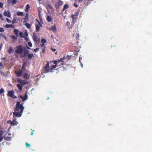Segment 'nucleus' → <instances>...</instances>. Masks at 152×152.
I'll return each instance as SVG.
<instances>
[{
	"label": "nucleus",
	"mask_w": 152,
	"mask_h": 152,
	"mask_svg": "<svg viewBox=\"0 0 152 152\" xmlns=\"http://www.w3.org/2000/svg\"><path fill=\"white\" fill-rule=\"evenodd\" d=\"M47 64L45 66L44 68V71L45 73H48L49 72H51L50 70V68L49 66V62L47 61Z\"/></svg>",
	"instance_id": "4"
},
{
	"label": "nucleus",
	"mask_w": 152,
	"mask_h": 152,
	"mask_svg": "<svg viewBox=\"0 0 152 152\" xmlns=\"http://www.w3.org/2000/svg\"><path fill=\"white\" fill-rule=\"evenodd\" d=\"M4 38H5V39L6 40V39H7V38H6V37L5 36H4Z\"/></svg>",
	"instance_id": "61"
},
{
	"label": "nucleus",
	"mask_w": 152,
	"mask_h": 152,
	"mask_svg": "<svg viewBox=\"0 0 152 152\" xmlns=\"http://www.w3.org/2000/svg\"><path fill=\"white\" fill-rule=\"evenodd\" d=\"M79 15V12H76L74 15H72L71 16V17H74L76 19Z\"/></svg>",
	"instance_id": "18"
},
{
	"label": "nucleus",
	"mask_w": 152,
	"mask_h": 152,
	"mask_svg": "<svg viewBox=\"0 0 152 152\" xmlns=\"http://www.w3.org/2000/svg\"><path fill=\"white\" fill-rule=\"evenodd\" d=\"M14 92L13 91H10L8 93L7 95L11 98L15 99L16 98V96L14 95Z\"/></svg>",
	"instance_id": "7"
},
{
	"label": "nucleus",
	"mask_w": 152,
	"mask_h": 152,
	"mask_svg": "<svg viewBox=\"0 0 152 152\" xmlns=\"http://www.w3.org/2000/svg\"><path fill=\"white\" fill-rule=\"evenodd\" d=\"M66 25L68 26V28L69 29H70L71 28H72V26H72V25H71V26H70V23L69 21H67L66 23Z\"/></svg>",
	"instance_id": "15"
},
{
	"label": "nucleus",
	"mask_w": 152,
	"mask_h": 152,
	"mask_svg": "<svg viewBox=\"0 0 152 152\" xmlns=\"http://www.w3.org/2000/svg\"><path fill=\"white\" fill-rule=\"evenodd\" d=\"M25 144L27 147H28V142H26L25 143Z\"/></svg>",
	"instance_id": "55"
},
{
	"label": "nucleus",
	"mask_w": 152,
	"mask_h": 152,
	"mask_svg": "<svg viewBox=\"0 0 152 152\" xmlns=\"http://www.w3.org/2000/svg\"><path fill=\"white\" fill-rule=\"evenodd\" d=\"M45 48H43L41 49L42 50V52L40 53L41 54H43L45 52Z\"/></svg>",
	"instance_id": "39"
},
{
	"label": "nucleus",
	"mask_w": 152,
	"mask_h": 152,
	"mask_svg": "<svg viewBox=\"0 0 152 152\" xmlns=\"http://www.w3.org/2000/svg\"><path fill=\"white\" fill-rule=\"evenodd\" d=\"M24 13L23 12H18L17 13V15L18 16H23L24 15Z\"/></svg>",
	"instance_id": "19"
},
{
	"label": "nucleus",
	"mask_w": 152,
	"mask_h": 152,
	"mask_svg": "<svg viewBox=\"0 0 152 152\" xmlns=\"http://www.w3.org/2000/svg\"><path fill=\"white\" fill-rule=\"evenodd\" d=\"M5 27L7 28H9L10 27H12V28H14V26L12 25H10V24H7L5 26Z\"/></svg>",
	"instance_id": "25"
},
{
	"label": "nucleus",
	"mask_w": 152,
	"mask_h": 152,
	"mask_svg": "<svg viewBox=\"0 0 152 152\" xmlns=\"http://www.w3.org/2000/svg\"><path fill=\"white\" fill-rule=\"evenodd\" d=\"M51 50L52 51H53V52L56 51V50L55 48H52V47L51 48Z\"/></svg>",
	"instance_id": "46"
},
{
	"label": "nucleus",
	"mask_w": 152,
	"mask_h": 152,
	"mask_svg": "<svg viewBox=\"0 0 152 152\" xmlns=\"http://www.w3.org/2000/svg\"><path fill=\"white\" fill-rule=\"evenodd\" d=\"M66 58L64 57L63 58H61L60 60H58V61H54L53 63L55 65L57 64V66H60L61 65V66H60L59 68H57V69H58L61 67H63V68H64L63 67V63L64 62L63 60H64Z\"/></svg>",
	"instance_id": "2"
},
{
	"label": "nucleus",
	"mask_w": 152,
	"mask_h": 152,
	"mask_svg": "<svg viewBox=\"0 0 152 152\" xmlns=\"http://www.w3.org/2000/svg\"><path fill=\"white\" fill-rule=\"evenodd\" d=\"M67 57L69 59L71 57V56L68 55L67 56Z\"/></svg>",
	"instance_id": "57"
},
{
	"label": "nucleus",
	"mask_w": 152,
	"mask_h": 152,
	"mask_svg": "<svg viewBox=\"0 0 152 152\" xmlns=\"http://www.w3.org/2000/svg\"><path fill=\"white\" fill-rule=\"evenodd\" d=\"M10 1H11V0H8V2H9Z\"/></svg>",
	"instance_id": "63"
},
{
	"label": "nucleus",
	"mask_w": 152,
	"mask_h": 152,
	"mask_svg": "<svg viewBox=\"0 0 152 152\" xmlns=\"http://www.w3.org/2000/svg\"><path fill=\"white\" fill-rule=\"evenodd\" d=\"M57 53V51H56V52L55 53L56 54Z\"/></svg>",
	"instance_id": "62"
},
{
	"label": "nucleus",
	"mask_w": 152,
	"mask_h": 152,
	"mask_svg": "<svg viewBox=\"0 0 152 152\" xmlns=\"http://www.w3.org/2000/svg\"><path fill=\"white\" fill-rule=\"evenodd\" d=\"M23 47L21 45H19L16 48V49L15 50L16 53L21 54L23 52Z\"/></svg>",
	"instance_id": "6"
},
{
	"label": "nucleus",
	"mask_w": 152,
	"mask_h": 152,
	"mask_svg": "<svg viewBox=\"0 0 152 152\" xmlns=\"http://www.w3.org/2000/svg\"><path fill=\"white\" fill-rule=\"evenodd\" d=\"M18 124V122L16 121L15 119H14L11 123V124L12 125H16Z\"/></svg>",
	"instance_id": "14"
},
{
	"label": "nucleus",
	"mask_w": 152,
	"mask_h": 152,
	"mask_svg": "<svg viewBox=\"0 0 152 152\" xmlns=\"http://www.w3.org/2000/svg\"><path fill=\"white\" fill-rule=\"evenodd\" d=\"M24 33L26 34V36H28V31L27 30H25L24 31Z\"/></svg>",
	"instance_id": "40"
},
{
	"label": "nucleus",
	"mask_w": 152,
	"mask_h": 152,
	"mask_svg": "<svg viewBox=\"0 0 152 152\" xmlns=\"http://www.w3.org/2000/svg\"><path fill=\"white\" fill-rule=\"evenodd\" d=\"M28 74L27 73H25L23 75V77L24 78L27 79L28 77Z\"/></svg>",
	"instance_id": "30"
},
{
	"label": "nucleus",
	"mask_w": 152,
	"mask_h": 152,
	"mask_svg": "<svg viewBox=\"0 0 152 152\" xmlns=\"http://www.w3.org/2000/svg\"><path fill=\"white\" fill-rule=\"evenodd\" d=\"M38 15L39 16V18L40 20L42 19V14H41L42 11H41V9L40 8H39L38 9Z\"/></svg>",
	"instance_id": "11"
},
{
	"label": "nucleus",
	"mask_w": 152,
	"mask_h": 152,
	"mask_svg": "<svg viewBox=\"0 0 152 152\" xmlns=\"http://www.w3.org/2000/svg\"><path fill=\"white\" fill-rule=\"evenodd\" d=\"M10 37L12 38V39L15 41H16L17 39V37H15V36L11 35Z\"/></svg>",
	"instance_id": "29"
},
{
	"label": "nucleus",
	"mask_w": 152,
	"mask_h": 152,
	"mask_svg": "<svg viewBox=\"0 0 152 152\" xmlns=\"http://www.w3.org/2000/svg\"><path fill=\"white\" fill-rule=\"evenodd\" d=\"M26 66V64L25 63H24L23 64V66L22 68V69L23 70H24L25 68V67Z\"/></svg>",
	"instance_id": "35"
},
{
	"label": "nucleus",
	"mask_w": 152,
	"mask_h": 152,
	"mask_svg": "<svg viewBox=\"0 0 152 152\" xmlns=\"http://www.w3.org/2000/svg\"><path fill=\"white\" fill-rule=\"evenodd\" d=\"M33 38L35 42L39 43L40 42V39L37 36L34 35Z\"/></svg>",
	"instance_id": "8"
},
{
	"label": "nucleus",
	"mask_w": 152,
	"mask_h": 152,
	"mask_svg": "<svg viewBox=\"0 0 152 152\" xmlns=\"http://www.w3.org/2000/svg\"><path fill=\"white\" fill-rule=\"evenodd\" d=\"M72 18V23H73L72 26H73L74 23L76 22L77 19L75 18L74 17H71Z\"/></svg>",
	"instance_id": "27"
},
{
	"label": "nucleus",
	"mask_w": 152,
	"mask_h": 152,
	"mask_svg": "<svg viewBox=\"0 0 152 152\" xmlns=\"http://www.w3.org/2000/svg\"><path fill=\"white\" fill-rule=\"evenodd\" d=\"M0 18H1L2 20H4V19H3L2 15L1 14H0Z\"/></svg>",
	"instance_id": "54"
},
{
	"label": "nucleus",
	"mask_w": 152,
	"mask_h": 152,
	"mask_svg": "<svg viewBox=\"0 0 152 152\" xmlns=\"http://www.w3.org/2000/svg\"><path fill=\"white\" fill-rule=\"evenodd\" d=\"M13 50L12 48V47H10L8 50L9 53L10 54H11L12 53Z\"/></svg>",
	"instance_id": "23"
},
{
	"label": "nucleus",
	"mask_w": 152,
	"mask_h": 152,
	"mask_svg": "<svg viewBox=\"0 0 152 152\" xmlns=\"http://www.w3.org/2000/svg\"><path fill=\"white\" fill-rule=\"evenodd\" d=\"M23 71L22 70H20L18 72H16V74L18 76H20L22 74Z\"/></svg>",
	"instance_id": "20"
},
{
	"label": "nucleus",
	"mask_w": 152,
	"mask_h": 152,
	"mask_svg": "<svg viewBox=\"0 0 152 152\" xmlns=\"http://www.w3.org/2000/svg\"><path fill=\"white\" fill-rule=\"evenodd\" d=\"M46 48L45 46V44L44 43H42V44L41 45L40 49H42V48Z\"/></svg>",
	"instance_id": "37"
},
{
	"label": "nucleus",
	"mask_w": 152,
	"mask_h": 152,
	"mask_svg": "<svg viewBox=\"0 0 152 152\" xmlns=\"http://www.w3.org/2000/svg\"><path fill=\"white\" fill-rule=\"evenodd\" d=\"M57 66V65H51L50 66V70L51 71V72H53V70L54 69H55L56 67Z\"/></svg>",
	"instance_id": "12"
},
{
	"label": "nucleus",
	"mask_w": 152,
	"mask_h": 152,
	"mask_svg": "<svg viewBox=\"0 0 152 152\" xmlns=\"http://www.w3.org/2000/svg\"><path fill=\"white\" fill-rule=\"evenodd\" d=\"M63 4V2L61 0H58L55 4V7L57 11H58L59 10L60 6Z\"/></svg>",
	"instance_id": "3"
},
{
	"label": "nucleus",
	"mask_w": 152,
	"mask_h": 152,
	"mask_svg": "<svg viewBox=\"0 0 152 152\" xmlns=\"http://www.w3.org/2000/svg\"><path fill=\"white\" fill-rule=\"evenodd\" d=\"M4 133V132L2 130H0V137H3L2 135Z\"/></svg>",
	"instance_id": "36"
},
{
	"label": "nucleus",
	"mask_w": 152,
	"mask_h": 152,
	"mask_svg": "<svg viewBox=\"0 0 152 152\" xmlns=\"http://www.w3.org/2000/svg\"><path fill=\"white\" fill-rule=\"evenodd\" d=\"M25 37V40L26 41H28V38L27 37Z\"/></svg>",
	"instance_id": "53"
},
{
	"label": "nucleus",
	"mask_w": 152,
	"mask_h": 152,
	"mask_svg": "<svg viewBox=\"0 0 152 152\" xmlns=\"http://www.w3.org/2000/svg\"><path fill=\"white\" fill-rule=\"evenodd\" d=\"M14 32L15 33V35L17 37L18 36L19 34V31L18 30L16 29H14Z\"/></svg>",
	"instance_id": "21"
},
{
	"label": "nucleus",
	"mask_w": 152,
	"mask_h": 152,
	"mask_svg": "<svg viewBox=\"0 0 152 152\" xmlns=\"http://www.w3.org/2000/svg\"><path fill=\"white\" fill-rule=\"evenodd\" d=\"M39 50V48H37L34 49V50L35 52H36L37 51Z\"/></svg>",
	"instance_id": "44"
},
{
	"label": "nucleus",
	"mask_w": 152,
	"mask_h": 152,
	"mask_svg": "<svg viewBox=\"0 0 152 152\" xmlns=\"http://www.w3.org/2000/svg\"><path fill=\"white\" fill-rule=\"evenodd\" d=\"M2 45L1 44V45H0V48H1V49L2 48Z\"/></svg>",
	"instance_id": "60"
},
{
	"label": "nucleus",
	"mask_w": 152,
	"mask_h": 152,
	"mask_svg": "<svg viewBox=\"0 0 152 152\" xmlns=\"http://www.w3.org/2000/svg\"><path fill=\"white\" fill-rule=\"evenodd\" d=\"M48 22H50L52 20V17L49 16H48L46 18Z\"/></svg>",
	"instance_id": "17"
},
{
	"label": "nucleus",
	"mask_w": 152,
	"mask_h": 152,
	"mask_svg": "<svg viewBox=\"0 0 152 152\" xmlns=\"http://www.w3.org/2000/svg\"><path fill=\"white\" fill-rule=\"evenodd\" d=\"M6 20L7 22L8 23H10L11 22V20L10 19H9L8 18H7Z\"/></svg>",
	"instance_id": "43"
},
{
	"label": "nucleus",
	"mask_w": 152,
	"mask_h": 152,
	"mask_svg": "<svg viewBox=\"0 0 152 152\" xmlns=\"http://www.w3.org/2000/svg\"><path fill=\"white\" fill-rule=\"evenodd\" d=\"M50 30L53 31V32H55L56 30V28L55 25L52 26L50 28Z\"/></svg>",
	"instance_id": "16"
},
{
	"label": "nucleus",
	"mask_w": 152,
	"mask_h": 152,
	"mask_svg": "<svg viewBox=\"0 0 152 152\" xmlns=\"http://www.w3.org/2000/svg\"><path fill=\"white\" fill-rule=\"evenodd\" d=\"M20 97L22 99V101L24 102L27 100L28 99V95L27 94H26L23 96L21 95L20 96Z\"/></svg>",
	"instance_id": "10"
},
{
	"label": "nucleus",
	"mask_w": 152,
	"mask_h": 152,
	"mask_svg": "<svg viewBox=\"0 0 152 152\" xmlns=\"http://www.w3.org/2000/svg\"><path fill=\"white\" fill-rule=\"evenodd\" d=\"M53 9V7L52 5L50 4H48V6L47 7V9L48 10L50 9L51 10H52Z\"/></svg>",
	"instance_id": "22"
},
{
	"label": "nucleus",
	"mask_w": 152,
	"mask_h": 152,
	"mask_svg": "<svg viewBox=\"0 0 152 152\" xmlns=\"http://www.w3.org/2000/svg\"><path fill=\"white\" fill-rule=\"evenodd\" d=\"M1 74L2 75H3V76H5L6 75V73H4L3 72H1Z\"/></svg>",
	"instance_id": "50"
},
{
	"label": "nucleus",
	"mask_w": 152,
	"mask_h": 152,
	"mask_svg": "<svg viewBox=\"0 0 152 152\" xmlns=\"http://www.w3.org/2000/svg\"><path fill=\"white\" fill-rule=\"evenodd\" d=\"M41 42L42 43L44 44L47 41L45 39H42V40H41Z\"/></svg>",
	"instance_id": "31"
},
{
	"label": "nucleus",
	"mask_w": 152,
	"mask_h": 152,
	"mask_svg": "<svg viewBox=\"0 0 152 152\" xmlns=\"http://www.w3.org/2000/svg\"><path fill=\"white\" fill-rule=\"evenodd\" d=\"M27 48H28V46H27Z\"/></svg>",
	"instance_id": "64"
},
{
	"label": "nucleus",
	"mask_w": 152,
	"mask_h": 152,
	"mask_svg": "<svg viewBox=\"0 0 152 152\" xmlns=\"http://www.w3.org/2000/svg\"><path fill=\"white\" fill-rule=\"evenodd\" d=\"M76 35H77L78 38L79 37V34H76Z\"/></svg>",
	"instance_id": "59"
},
{
	"label": "nucleus",
	"mask_w": 152,
	"mask_h": 152,
	"mask_svg": "<svg viewBox=\"0 0 152 152\" xmlns=\"http://www.w3.org/2000/svg\"><path fill=\"white\" fill-rule=\"evenodd\" d=\"M83 1V0H79V2H81Z\"/></svg>",
	"instance_id": "58"
},
{
	"label": "nucleus",
	"mask_w": 152,
	"mask_h": 152,
	"mask_svg": "<svg viewBox=\"0 0 152 152\" xmlns=\"http://www.w3.org/2000/svg\"><path fill=\"white\" fill-rule=\"evenodd\" d=\"M24 107L23 106L22 104H20L19 102H17L15 105V111L13 112V118L20 117L23 112Z\"/></svg>",
	"instance_id": "1"
},
{
	"label": "nucleus",
	"mask_w": 152,
	"mask_h": 152,
	"mask_svg": "<svg viewBox=\"0 0 152 152\" xmlns=\"http://www.w3.org/2000/svg\"><path fill=\"white\" fill-rule=\"evenodd\" d=\"M28 4H27L26 6V8L25 10L26 12H28Z\"/></svg>",
	"instance_id": "34"
},
{
	"label": "nucleus",
	"mask_w": 152,
	"mask_h": 152,
	"mask_svg": "<svg viewBox=\"0 0 152 152\" xmlns=\"http://www.w3.org/2000/svg\"><path fill=\"white\" fill-rule=\"evenodd\" d=\"M69 7V6L67 4H65L63 7V8L62 10V11H64L65 10L67 9Z\"/></svg>",
	"instance_id": "24"
},
{
	"label": "nucleus",
	"mask_w": 152,
	"mask_h": 152,
	"mask_svg": "<svg viewBox=\"0 0 152 152\" xmlns=\"http://www.w3.org/2000/svg\"><path fill=\"white\" fill-rule=\"evenodd\" d=\"M3 68V66L2 62L0 63V69H2Z\"/></svg>",
	"instance_id": "42"
},
{
	"label": "nucleus",
	"mask_w": 152,
	"mask_h": 152,
	"mask_svg": "<svg viewBox=\"0 0 152 152\" xmlns=\"http://www.w3.org/2000/svg\"><path fill=\"white\" fill-rule=\"evenodd\" d=\"M28 13H26V16L25 18L23 19L24 21H23V24L24 25H25L28 28Z\"/></svg>",
	"instance_id": "5"
},
{
	"label": "nucleus",
	"mask_w": 152,
	"mask_h": 152,
	"mask_svg": "<svg viewBox=\"0 0 152 152\" xmlns=\"http://www.w3.org/2000/svg\"><path fill=\"white\" fill-rule=\"evenodd\" d=\"M17 86L20 90L21 91L22 88V86L21 84H17Z\"/></svg>",
	"instance_id": "26"
},
{
	"label": "nucleus",
	"mask_w": 152,
	"mask_h": 152,
	"mask_svg": "<svg viewBox=\"0 0 152 152\" xmlns=\"http://www.w3.org/2000/svg\"><path fill=\"white\" fill-rule=\"evenodd\" d=\"M16 19H15V18L12 21V24H14L16 23Z\"/></svg>",
	"instance_id": "47"
},
{
	"label": "nucleus",
	"mask_w": 152,
	"mask_h": 152,
	"mask_svg": "<svg viewBox=\"0 0 152 152\" xmlns=\"http://www.w3.org/2000/svg\"><path fill=\"white\" fill-rule=\"evenodd\" d=\"M4 31V30L3 28H0V32H3Z\"/></svg>",
	"instance_id": "45"
},
{
	"label": "nucleus",
	"mask_w": 152,
	"mask_h": 152,
	"mask_svg": "<svg viewBox=\"0 0 152 152\" xmlns=\"http://www.w3.org/2000/svg\"><path fill=\"white\" fill-rule=\"evenodd\" d=\"M3 7V3L0 2V7L2 8Z\"/></svg>",
	"instance_id": "48"
},
{
	"label": "nucleus",
	"mask_w": 152,
	"mask_h": 152,
	"mask_svg": "<svg viewBox=\"0 0 152 152\" xmlns=\"http://www.w3.org/2000/svg\"><path fill=\"white\" fill-rule=\"evenodd\" d=\"M36 30L37 31H38L40 30V26L38 24L36 25Z\"/></svg>",
	"instance_id": "28"
},
{
	"label": "nucleus",
	"mask_w": 152,
	"mask_h": 152,
	"mask_svg": "<svg viewBox=\"0 0 152 152\" xmlns=\"http://www.w3.org/2000/svg\"><path fill=\"white\" fill-rule=\"evenodd\" d=\"M19 34L21 37L23 38L25 37V36L24 35L23 33L22 32H20Z\"/></svg>",
	"instance_id": "33"
},
{
	"label": "nucleus",
	"mask_w": 152,
	"mask_h": 152,
	"mask_svg": "<svg viewBox=\"0 0 152 152\" xmlns=\"http://www.w3.org/2000/svg\"><path fill=\"white\" fill-rule=\"evenodd\" d=\"M18 83H20L21 84H22L23 85H25L28 83V82H26L22 80H21L20 79H18Z\"/></svg>",
	"instance_id": "13"
},
{
	"label": "nucleus",
	"mask_w": 152,
	"mask_h": 152,
	"mask_svg": "<svg viewBox=\"0 0 152 152\" xmlns=\"http://www.w3.org/2000/svg\"><path fill=\"white\" fill-rule=\"evenodd\" d=\"M4 92V91L3 88H1L0 90V95L3 93Z\"/></svg>",
	"instance_id": "32"
},
{
	"label": "nucleus",
	"mask_w": 152,
	"mask_h": 152,
	"mask_svg": "<svg viewBox=\"0 0 152 152\" xmlns=\"http://www.w3.org/2000/svg\"><path fill=\"white\" fill-rule=\"evenodd\" d=\"M3 137H0V142H1V141L3 139Z\"/></svg>",
	"instance_id": "56"
},
{
	"label": "nucleus",
	"mask_w": 152,
	"mask_h": 152,
	"mask_svg": "<svg viewBox=\"0 0 152 152\" xmlns=\"http://www.w3.org/2000/svg\"><path fill=\"white\" fill-rule=\"evenodd\" d=\"M4 15L8 17L9 18L11 17V15L10 11L8 10L7 11H5L4 12Z\"/></svg>",
	"instance_id": "9"
},
{
	"label": "nucleus",
	"mask_w": 152,
	"mask_h": 152,
	"mask_svg": "<svg viewBox=\"0 0 152 152\" xmlns=\"http://www.w3.org/2000/svg\"><path fill=\"white\" fill-rule=\"evenodd\" d=\"M24 56H26L28 55V54L27 51H25L24 53Z\"/></svg>",
	"instance_id": "38"
},
{
	"label": "nucleus",
	"mask_w": 152,
	"mask_h": 152,
	"mask_svg": "<svg viewBox=\"0 0 152 152\" xmlns=\"http://www.w3.org/2000/svg\"><path fill=\"white\" fill-rule=\"evenodd\" d=\"M32 44L30 42H29V47H31L32 46Z\"/></svg>",
	"instance_id": "52"
},
{
	"label": "nucleus",
	"mask_w": 152,
	"mask_h": 152,
	"mask_svg": "<svg viewBox=\"0 0 152 152\" xmlns=\"http://www.w3.org/2000/svg\"><path fill=\"white\" fill-rule=\"evenodd\" d=\"M33 57H34V56L33 54H29V59L32 58Z\"/></svg>",
	"instance_id": "41"
},
{
	"label": "nucleus",
	"mask_w": 152,
	"mask_h": 152,
	"mask_svg": "<svg viewBox=\"0 0 152 152\" xmlns=\"http://www.w3.org/2000/svg\"><path fill=\"white\" fill-rule=\"evenodd\" d=\"M5 139L7 140H9L10 138L8 137H5L4 138Z\"/></svg>",
	"instance_id": "51"
},
{
	"label": "nucleus",
	"mask_w": 152,
	"mask_h": 152,
	"mask_svg": "<svg viewBox=\"0 0 152 152\" xmlns=\"http://www.w3.org/2000/svg\"><path fill=\"white\" fill-rule=\"evenodd\" d=\"M73 5L74 6V7H78V6H79L77 4H76L75 3H74Z\"/></svg>",
	"instance_id": "49"
}]
</instances>
